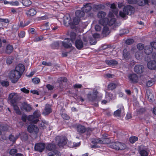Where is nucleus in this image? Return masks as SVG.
Listing matches in <instances>:
<instances>
[{"label":"nucleus","mask_w":156,"mask_h":156,"mask_svg":"<svg viewBox=\"0 0 156 156\" xmlns=\"http://www.w3.org/2000/svg\"><path fill=\"white\" fill-rule=\"evenodd\" d=\"M22 75L16 69L12 70L9 74V77L12 83H16Z\"/></svg>","instance_id":"1"},{"label":"nucleus","mask_w":156,"mask_h":156,"mask_svg":"<svg viewBox=\"0 0 156 156\" xmlns=\"http://www.w3.org/2000/svg\"><path fill=\"white\" fill-rule=\"evenodd\" d=\"M123 12H120L119 15L122 17H124L126 15H132L134 11V7L130 5H128L125 7L123 9Z\"/></svg>","instance_id":"2"},{"label":"nucleus","mask_w":156,"mask_h":156,"mask_svg":"<svg viewBox=\"0 0 156 156\" xmlns=\"http://www.w3.org/2000/svg\"><path fill=\"white\" fill-rule=\"evenodd\" d=\"M110 146L111 148L117 150H123L126 147L125 144L119 142L111 143Z\"/></svg>","instance_id":"3"},{"label":"nucleus","mask_w":156,"mask_h":156,"mask_svg":"<svg viewBox=\"0 0 156 156\" xmlns=\"http://www.w3.org/2000/svg\"><path fill=\"white\" fill-rule=\"evenodd\" d=\"M55 141L59 147H62L66 144L67 139L65 136H58L55 137Z\"/></svg>","instance_id":"4"},{"label":"nucleus","mask_w":156,"mask_h":156,"mask_svg":"<svg viewBox=\"0 0 156 156\" xmlns=\"http://www.w3.org/2000/svg\"><path fill=\"white\" fill-rule=\"evenodd\" d=\"M8 98L11 100V102L12 104H14L17 101L20 99L19 96L17 93H13L9 95Z\"/></svg>","instance_id":"5"},{"label":"nucleus","mask_w":156,"mask_h":156,"mask_svg":"<svg viewBox=\"0 0 156 156\" xmlns=\"http://www.w3.org/2000/svg\"><path fill=\"white\" fill-rule=\"evenodd\" d=\"M93 93H89L87 95V97L89 100L91 101H94L96 100L97 97V94L98 92L97 90L94 89L93 90Z\"/></svg>","instance_id":"6"},{"label":"nucleus","mask_w":156,"mask_h":156,"mask_svg":"<svg viewBox=\"0 0 156 156\" xmlns=\"http://www.w3.org/2000/svg\"><path fill=\"white\" fill-rule=\"evenodd\" d=\"M28 131L30 133L37 134L39 132V129L38 127L34 125H30L27 127Z\"/></svg>","instance_id":"7"},{"label":"nucleus","mask_w":156,"mask_h":156,"mask_svg":"<svg viewBox=\"0 0 156 156\" xmlns=\"http://www.w3.org/2000/svg\"><path fill=\"white\" fill-rule=\"evenodd\" d=\"M45 144L43 143H39L35 144L34 146L35 150L37 151L42 152L44 149Z\"/></svg>","instance_id":"8"},{"label":"nucleus","mask_w":156,"mask_h":156,"mask_svg":"<svg viewBox=\"0 0 156 156\" xmlns=\"http://www.w3.org/2000/svg\"><path fill=\"white\" fill-rule=\"evenodd\" d=\"M51 112L52 110L51 106L48 104H47L42 114L46 116L51 113Z\"/></svg>","instance_id":"9"},{"label":"nucleus","mask_w":156,"mask_h":156,"mask_svg":"<svg viewBox=\"0 0 156 156\" xmlns=\"http://www.w3.org/2000/svg\"><path fill=\"white\" fill-rule=\"evenodd\" d=\"M15 69L22 75L25 69V67L23 64H19L15 67Z\"/></svg>","instance_id":"10"},{"label":"nucleus","mask_w":156,"mask_h":156,"mask_svg":"<svg viewBox=\"0 0 156 156\" xmlns=\"http://www.w3.org/2000/svg\"><path fill=\"white\" fill-rule=\"evenodd\" d=\"M148 68L150 69L155 70L156 69V62L154 60L150 61L147 64Z\"/></svg>","instance_id":"11"},{"label":"nucleus","mask_w":156,"mask_h":156,"mask_svg":"<svg viewBox=\"0 0 156 156\" xmlns=\"http://www.w3.org/2000/svg\"><path fill=\"white\" fill-rule=\"evenodd\" d=\"M143 66L141 65H136L134 68V71L138 73H141L143 72Z\"/></svg>","instance_id":"12"},{"label":"nucleus","mask_w":156,"mask_h":156,"mask_svg":"<svg viewBox=\"0 0 156 156\" xmlns=\"http://www.w3.org/2000/svg\"><path fill=\"white\" fill-rule=\"evenodd\" d=\"M129 78L133 83H136L138 81V77L136 74L134 73L131 74L129 76Z\"/></svg>","instance_id":"13"},{"label":"nucleus","mask_w":156,"mask_h":156,"mask_svg":"<svg viewBox=\"0 0 156 156\" xmlns=\"http://www.w3.org/2000/svg\"><path fill=\"white\" fill-rule=\"evenodd\" d=\"M92 6L90 3H87L84 4L83 7L82 8V10L85 12H87L90 11Z\"/></svg>","instance_id":"14"},{"label":"nucleus","mask_w":156,"mask_h":156,"mask_svg":"<svg viewBox=\"0 0 156 156\" xmlns=\"http://www.w3.org/2000/svg\"><path fill=\"white\" fill-rule=\"evenodd\" d=\"M22 107L27 112H30L32 109L30 105L27 102H24L22 104Z\"/></svg>","instance_id":"15"},{"label":"nucleus","mask_w":156,"mask_h":156,"mask_svg":"<svg viewBox=\"0 0 156 156\" xmlns=\"http://www.w3.org/2000/svg\"><path fill=\"white\" fill-rule=\"evenodd\" d=\"M75 45L76 47L78 49H81L83 47V44L82 41L79 39L76 40L75 42Z\"/></svg>","instance_id":"16"},{"label":"nucleus","mask_w":156,"mask_h":156,"mask_svg":"<svg viewBox=\"0 0 156 156\" xmlns=\"http://www.w3.org/2000/svg\"><path fill=\"white\" fill-rule=\"evenodd\" d=\"M65 41L67 40V41H64L62 42V45L66 48H69L72 46L71 43L69 42L68 41H69V38H66Z\"/></svg>","instance_id":"17"},{"label":"nucleus","mask_w":156,"mask_h":156,"mask_svg":"<svg viewBox=\"0 0 156 156\" xmlns=\"http://www.w3.org/2000/svg\"><path fill=\"white\" fill-rule=\"evenodd\" d=\"M110 33V31L108 27H104L101 33V36L103 37H106Z\"/></svg>","instance_id":"18"},{"label":"nucleus","mask_w":156,"mask_h":156,"mask_svg":"<svg viewBox=\"0 0 156 156\" xmlns=\"http://www.w3.org/2000/svg\"><path fill=\"white\" fill-rule=\"evenodd\" d=\"M63 18L64 24L65 26H67L71 23V18L69 15L65 16Z\"/></svg>","instance_id":"19"},{"label":"nucleus","mask_w":156,"mask_h":156,"mask_svg":"<svg viewBox=\"0 0 156 156\" xmlns=\"http://www.w3.org/2000/svg\"><path fill=\"white\" fill-rule=\"evenodd\" d=\"M27 120L34 123H36L39 121L38 119H36L33 115H29L27 117Z\"/></svg>","instance_id":"20"},{"label":"nucleus","mask_w":156,"mask_h":156,"mask_svg":"<svg viewBox=\"0 0 156 156\" xmlns=\"http://www.w3.org/2000/svg\"><path fill=\"white\" fill-rule=\"evenodd\" d=\"M19 136H20L21 140L24 141H27L28 139V136L26 132H21L18 135Z\"/></svg>","instance_id":"21"},{"label":"nucleus","mask_w":156,"mask_h":156,"mask_svg":"<svg viewBox=\"0 0 156 156\" xmlns=\"http://www.w3.org/2000/svg\"><path fill=\"white\" fill-rule=\"evenodd\" d=\"M37 12L36 10L32 8L28 10L26 13L28 16H33L36 14Z\"/></svg>","instance_id":"22"},{"label":"nucleus","mask_w":156,"mask_h":156,"mask_svg":"<svg viewBox=\"0 0 156 156\" xmlns=\"http://www.w3.org/2000/svg\"><path fill=\"white\" fill-rule=\"evenodd\" d=\"M108 22L109 19L107 18L101 19L99 21V24L102 26L107 25L108 24Z\"/></svg>","instance_id":"23"},{"label":"nucleus","mask_w":156,"mask_h":156,"mask_svg":"<svg viewBox=\"0 0 156 156\" xmlns=\"http://www.w3.org/2000/svg\"><path fill=\"white\" fill-rule=\"evenodd\" d=\"M136 3L140 6H144L148 4V0H136Z\"/></svg>","instance_id":"24"},{"label":"nucleus","mask_w":156,"mask_h":156,"mask_svg":"<svg viewBox=\"0 0 156 156\" xmlns=\"http://www.w3.org/2000/svg\"><path fill=\"white\" fill-rule=\"evenodd\" d=\"M123 54L124 58L126 60L129 59L130 57L129 52L126 48L124 49Z\"/></svg>","instance_id":"25"},{"label":"nucleus","mask_w":156,"mask_h":156,"mask_svg":"<svg viewBox=\"0 0 156 156\" xmlns=\"http://www.w3.org/2000/svg\"><path fill=\"white\" fill-rule=\"evenodd\" d=\"M144 50L146 54L149 55L152 52L153 49L150 45L147 46L145 47Z\"/></svg>","instance_id":"26"},{"label":"nucleus","mask_w":156,"mask_h":156,"mask_svg":"<svg viewBox=\"0 0 156 156\" xmlns=\"http://www.w3.org/2000/svg\"><path fill=\"white\" fill-rule=\"evenodd\" d=\"M77 128L78 132L81 133H83L86 131L85 127L81 125H78L77 127Z\"/></svg>","instance_id":"27"},{"label":"nucleus","mask_w":156,"mask_h":156,"mask_svg":"<svg viewBox=\"0 0 156 156\" xmlns=\"http://www.w3.org/2000/svg\"><path fill=\"white\" fill-rule=\"evenodd\" d=\"M13 48L12 45L8 44L6 47L5 52L7 54H10L13 51Z\"/></svg>","instance_id":"28"},{"label":"nucleus","mask_w":156,"mask_h":156,"mask_svg":"<svg viewBox=\"0 0 156 156\" xmlns=\"http://www.w3.org/2000/svg\"><path fill=\"white\" fill-rule=\"evenodd\" d=\"M105 62L107 64L109 65L115 66L118 64V62L114 60H106Z\"/></svg>","instance_id":"29"},{"label":"nucleus","mask_w":156,"mask_h":156,"mask_svg":"<svg viewBox=\"0 0 156 156\" xmlns=\"http://www.w3.org/2000/svg\"><path fill=\"white\" fill-rule=\"evenodd\" d=\"M75 14L76 17H78L79 18L83 17L85 15L84 12L83 10H77L76 11Z\"/></svg>","instance_id":"30"},{"label":"nucleus","mask_w":156,"mask_h":156,"mask_svg":"<svg viewBox=\"0 0 156 156\" xmlns=\"http://www.w3.org/2000/svg\"><path fill=\"white\" fill-rule=\"evenodd\" d=\"M22 3L26 7H29L32 3V2L30 0H23Z\"/></svg>","instance_id":"31"},{"label":"nucleus","mask_w":156,"mask_h":156,"mask_svg":"<svg viewBox=\"0 0 156 156\" xmlns=\"http://www.w3.org/2000/svg\"><path fill=\"white\" fill-rule=\"evenodd\" d=\"M56 147V145L54 144H48L46 148L49 151H52L54 150Z\"/></svg>","instance_id":"32"},{"label":"nucleus","mask_w":156,"mask_h":156,"mask_svg":"<svg viewBox=\"0 0 156 156\" xmlns=\"http://www.w3.org/2000/svg\"><path fill=\"white\" fill-rule=\"evenodd\" d=\"M135 57L136 59L140 60L143 57V54L140 51H137L135 53Z\"/></svg>","instance_id":"33"},{"label":"nucleus","mask_w":156,"mask_h":156,"mask_svg":"<svg viewBox=\"0 0 156 156\" xmlns=\"http://www.w3.org/2000/svg\"><path fill=\"white\" fill-rule=\"evenodd\" d=\"M101 144H108L110 142V140L108 138L102 137L101 139Z\"/></svg>","instance_id":"34"},{"label":"nucleus","mask_w":156,"mask_h":156,"mask_svg":"<svg viewBox=\"0 0 156 156\" xmlns=\"http://www.w3.org/2000/svg\"><path fill=\"white\" fill-rule=\"evenodd\" d=\"M93 8L94 9L98 10L104 9L105 8V6L102 4L94 5Z\"/></svg>","instance_id":"35"},{"label":"nucleus","mask_w":156,"mask_h":156,"mask_svg":"<svg viewBox=\"0 0 156 156\" xmlns=\"http://www.w3.org/2000/svg\"><path fill=\"white\" fill-rule=\"evenodd\" d=\"M76 35V33L73 32H71L70 34V40L71 42H73L75 40Z\"/></svg>","instance_id":"36"},{"label":"nucleus","mask_w":156,"mask_h":156,"mask_svg":"<svg viewBox=\"0 0 156 156\" xmlns=\"http://www.w3.org/2000/svg\"><path fill=\"white\" fill-rule=\"evenodd\" d=\"M116 84L114 83H111L108 86V88L109 90H112L116 87Z\"/></svg>","instance_id":"37"},{"label":"nucleus","mask_w":156,"mask_h":156,"mask_svg":"<svg viewBox=\"0 0 156 156\" xmlns=\"http://www.w3.org/2000/svg\"><path fill=\"white\" fill-rule=\"evenodd\" d=\"M101 139L93 138L91 140V142L94 144H97L98 143L101 144Z\"/></svg>","instance_id":"38"},{"label":"nucleus","mask_w":156,"mask_h":156,"mask_svg":"<svg viewBox=\"0 0 156 156\" xmlns=\"http://www.w3.org/2000/svg\"><path fill=\"white\" fill-rule=\"evenodd\" d=\"M106 15V13L104 12L101 11L98 13V16L99 18H102L104 17Z\"/></svg>","instance_id":"39"},{"label":"nucleus","mask_w":156,"mask_h":156,"mask_svg":"<svg viewBox=\"0 0 156 156\" xmlns=\"http://www.w3.org/2000/svg\"><path fill=\"white\" fill-rule=\"evenodd\" d=\"M19 137V135H16L14 136L13 135H10L9 136V138L10 141L12 142L15 141Z\"/></svg>","instance_id":"40"},{"label":"nucleus","mask_w":156,"mask_h":156,"mask_svg":"<svg viewBox=\"0 0 156 156\" xmlns=\"http://www.w3.org/2000/svg\"><path fill=\"white\" fill-rule=\"evenodd\" d=\"M14 60V58L12 56H9L7 59L6 63L8 64H11Z\"/></svg>","instance_id":"41"},{"label":"nucleus","mask_w":156,"mask_h":156,"mask_svg":"<svg viewBox=\"0 0 156 156\" xmlns=\"http://www.w3.org/2000/svg\"><path fill=\"white\" fill-rule=\"evenodd\" d=\"M121 110L120 108V109H118L117 110L115 111L114 113V115L116 117H119L121 116Z\"/></svg>","instance_id":"42"},{"label":"nucleus","mask_w":156,"mask_h":156,"mask_svg":"<svg viewBox=\"0 0 156 156\" xmlns=\"http://www.w3.org/2000/svg\"><path fill=\"white\" fill-rule=\"evenodd\" d=\"M141 156H147L148 152L144 150H142L140 152Z\"/></svg>","instance_id":"43"},{"label":"nucleus","mask_w":156,"mask_h":156,"mask_svg":"<svg viewBox=\"0 0 156 156\" xmlns=\"http://www.w3.org/2000/svg\"><path fill=\"white\" fill-rule=\"evenodd\" d=\"M138 140V138L136 136L131 137L129 138V141L131 143H134Z\"/></svg>","instance_id":"44"},{"label":"nucleus","mask_w":156,"mask_h":156,"mask_svg":"<svg viewBox=\"0 0 156 156\" xmlns=\"http://www.w3.org/2000/svg\"><path fill=\"white\" fill-rule=\"evenodd\" d=\"M106 97L110 101L112 100L113 98V94H110L107 92H106Z\"/></svg>","instance_id":"45"},{"label":"nucleus","mask_w":156,"mask_h":156,"mask_svg":"<svg viewBox=\"0 0 156 156\" xmlns=\"http://www.w3.org/2000/svg\"><path fill=\"white\" fill-rule=\"evenodd\" d=\"M33 115L34 116L35 118L37 119H38L40 116V114L39 113V111L38 110L35 111L34 112Z\"/></svg>","instance_id":"46"},{"label":"nucleus","mask_w":156,"mask_h":156,"mask_svg":"<svg viewBox=\"0 0 156 156\" xmlns=\"http://www.w3.org/2000/svg\"><path fill=\"white\" fill-rule=\"evenodd\" d=\"M80 21V19L77 17H75L73 19V23L75 25H77Z\"/></svg>","instance_id":"47"},{"label":"nucleus","mask_w":156,"mask_h":156,"mask_svg":"<svg viewBox=\"0 0 156 156\" xmlns=\"http://www.w3.org/2000/svg\"><path fill=\"white\" fill-rule=\"evenodd\" d=\"M1 84L3 86L7 87L9 85V83L8 81H3L1 82Z\"/></svg>","instance_id":"48"},{"label":"nucleus","mask_w":156,"mask_h":156,"mask_svg":"<svg viewBox=\"0 0 156 156\" xmlns=\"http://www.w3.org/2000/svg\"><path fill=\"white\" fill-rule=\"evenodd\" d=\"M134 41L133 39H127L126 41V43L128 45H130L133 44Z\"/></svg>","instance_id":"49"},{"label":"nucleus","mask_w":156,"mask_h":156,"mask_svg":"<svg viewBox=\"0 0 156 156\" xmlns=\"http://www.w3.org/2000/svg\"><path fill=\"white\" fill-rule=\"evenodd\" d=\"M8 129V128L6 126L0 125V130L2 131H6Z\"/></svg>","instance_id":"50"},{"label":"nucleus","mask_w":156,"mask_h":156,"mask_svg":"<svg viewBox=\"0 0 156 156\" xmlns=\"http://www.w3.org/2000/svg\"><path fill=\"white\" fill-rule=\"evenodd\" d=\"M96 40L95 39L92 37L90 38V43L91 45H94L96 43Z\"/></svg>","instance_id":"51"},{"label":"nucleus","mask_w":156,"mask_h":156,"mask_svg":"<svg viewBox=\"0 0 156 156\" xmlns=\"http://www.w3.org/2000/svg\"><path fill=\"white\" fill-rule=\"evenodd\" d=\"M137 48L140 50H142L144 48V45L142 44H139L137 45Z\"/></svg>","instance_id":"52"},{"label":"nucleus","mask_w":156,"mask_h":156,"mask_svg":"<svg viewBox=\"0 0 156 156\" xmlns=\"http://www.w3.org/2000/svg\"><path fill=\"white\" fill-rule=\"evenodd\" d=\"M70 144H72V143H71ZM73 145H71V144H69V145H70V147H73L79 146L80 144V142L77 143H76L75 142H74L73 143Z\"/></svg>","instance_id":"53"},{"label":"nucleus","mask_w":156,"mask_h":156,"mask_svg":"<svg viewBox=\"0 0 156 156\" xmlns=\"http://www.w3.org/2000/svg\"><path fill=\"white\" fill-rule=\"evenodd\" d=\"M17 150L16 149H12L9 151V154H14L17 153Z\"/></svg>","instance_id":"54"},{"label":"nucleus","mask_w":156,"mask_h":156,"mask_svg":"<svg viewBox=\"0 0 156 156\" xmlns=\"http://www.w3.org/2000/svg\"><path fill=\"white\" fill-rule=\"evenodd\" d=\"M154 83V82L152 80H149L146 83L147 86L148 87L152 86Z\"/></svg>","instance_id":"55"},{"label":"nucleus","mask_w":156,"mask_h":156,"mask_svg":"<svg viewBox=\"0 0 156 156\" xmlns=\"http://www.w3.org/2000/svg\"><path fill=\"white\" fill-rule=\"evenodd\" d=\"M32 80L33 82L35 83H38L40 81L39 79L37 77L33 78Z\"/></svg>","instance_id":"56"},{"label":"nucleus","mask_w":156,"mask_h":156,"mask_svg":"<svg viewBox=\"0 0 156 156\" xmlns=\"http://www.w3.org/2000/svg\"><path fill=\"white\" fill-rule=\"evenodd\" d=\"M53 154L56 156H60L61 155V153L59 151L57 150H55L53 151Z\"/></svg>","instance_id":"57"},{"label":"nucleus","mask_w":156,"mask_h":156,"mask_svg":"<svg viewBox=\"0 0 156 156\" xmlns=\"http://www.w3.org/2000/svg\"><path fill=\"white\" fill-rule=\"evenodd\" d=\"M42 64L44 65L48 66H51L52 65V64L51 62H46L44 61L42 62Z\"/></svg>","instance_id":"58"},{"label":"nucleus","mask_w":156,"mask_h":156,"mask_svg":"<svg viewBox=\"0 0 156 156\" xmlns=\"http://www.w3.org/2000/svg\"><path fill=\"white\" fill-rule=\"evenodd\" d=\"M122 32L121 34H120L121 35H123L125 34H128L129 33V30L126 29H123L121 30Z\"/></svg>","instance_id":"59"},{"label":"nucleus","mask_w":156,"mask_h":156,"mask_svg":"<svg viewBox=\"0 0 156 156\" xmlns=\"http://www.w3.org/2000/svg\"><path fill=\"white\" fill-rule=\"evenodd\" d=\"M115 19H112L110 21H109L108 23V24L110 26L112 25L115 23Z\"/></svg>","instance_id":"60"},{"label":"nucleus","mask_w":156,"mask_h":156,"mask_svg":"<svg viewBox=\"0 0 156 156\" xmlns=\"http://www.w3.org/2000/svg\"><path fill=\"white\" fill-rule=\"evenodd\" d=\"M20 90L21 91L26 94L29 93L30 91L29 90L27 89L25 87L21 89Z\"/></svg>","instance_id":"61"},{"label":"nucleus","mask_w":156,"mask_h":156,"mask_svg":"<svg viewBox=\"0 0 156 156\" xmlns=\"http://www.w3.org/2000/svg\"><path fill=\"white\" fill-rule=\"evenodd\" d=\"M62 116L64 119L66 120L69 119V116L66 114H63L62 115Z\"/></svg>","instance_id":"62"},{"label":"nucleus","mask_w":156,"mask_h":156,"mask_svg":"<svg viewBox=\"0 0 156 156\" xmlns=\"http://www.w3.org/2000/svg\"><path fill=\"white\" fill-rule=\"evenodd\" d=\"M101 27L98 25H96L95 27V29L96 31H99L101 30Z\"/></svg>","instance_id":"63"},{"label":"nucleus","mask_w":156,"mask_h":156,"mask_svg":"<svg viewBox=\"0 0 156 156\" xmlns=\"http://www.w3.org/2000/svg\"><path fill=\"white\" fill-rule=\"evenodd\" d=\"M150 46H151L153 48L156 49V42H153L150 43Z\"/></svg>","instance_id":"64"}]
</instances>
